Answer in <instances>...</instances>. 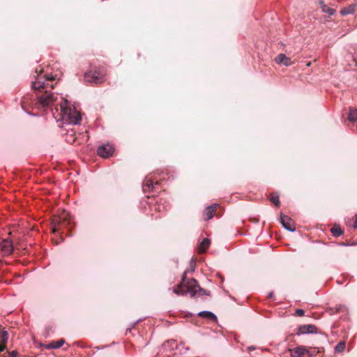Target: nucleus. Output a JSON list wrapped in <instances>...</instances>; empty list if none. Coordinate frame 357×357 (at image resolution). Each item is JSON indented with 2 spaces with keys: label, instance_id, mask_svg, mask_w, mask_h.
Instances as JSON below:
<instances>
[{
  "label": "nucleus",
  "instance_id": "f257e3e1",
  "mask_svg": "<svg viewBox=\"0 0 357 357\" xmlns=\"http://www.w3.org/2000/svg\"><path fill=\"white\" fill-rule=\"evenodd\" d=\"M43 69H40L39 71L38 69L36 70V77L34 82H32V88L35 91H43L45 93L42 96H38V102L43 107H49L55 101L54 95L52 93H49L47 89H53L54 86L46 82L55 80L56 75L45 74L42 75Z\"/></svg>",
  "mask_w": 357,
  "mask_h": 357
},
{
  "label": "nucleus",
  "instance_id": "f03ea898",
  "mask_svg": "<svg viewBox=\"0 0 357 357\" xmlns=\"http://www.w3.org/2000/svg\"><path fill=\"white\" fill-rule=\"evenodd\" d=\"M173 292L177 295H185L189 293L192 297L198 295H208L206 291L201 288L197 281L192 278L189 280L186 278V271L183 273L181 282L176 288H174Z\"/></svg>",
  "mask_w": 357,
  "mask_h": 357
},
{
  "label": "nucleus",
  "instance_id": "7ed1b4c3",
  "mask_svg": "<svg viewBox=\"0 0 357 357\" xmlns=\"http://www.w3.org/2000/svg\"><path fill=\"white\" fill-rule=\"evenodd\" d=\"M52 232L54 234L71 236V230L73 227V222L69 218V215L66 212H63L59 215H54L52 219ZM61 241L63 238L61 236Z\"/></svg>",
  "mask_w": 357,
  "mask_h": 357
},
{
  "label": "nucleus",
  "instance_id": "20e7f679",
  "mask_svg": "<svg viewBox=\"0 0 357 357\" xmlns=\"http://www.w3.org/2000/svg\"><path fill=\"white\" fill-rule=\"evenodd\" d=\"M60 116L62 121L70 124H77L81 120L79 113L70 108L66 100L60 104Z\"/></svg>",
  "mask_w": 357,
  "mask_h": 357
},
{
  "label": "nucleus",
  "instance_id": "39448f33",
  "mask_svg": "<svg viewBox=\"0 0 357 357\" xmlns=\"http://www.w3.org/2000/svg\"><path fill=\"white\" fill-rule=\"evenodd\" d=\"M106 75V70L102 67H93L91 68L84 75V79L86 82L100 84L105 81Z\"/></svg>",
  "mask_w": 357,
  "mask_h": 357
},
{
  "label": "nucleus",
  "instance_id": "423d86ee",
  "mask_svg": "<svg viewBox=\"0 0 357 357\" xmlns=\"http://www.w3.org/2000/svg\"><path fill=\"white\" fill-rule=\"evenodd\" d=\"M0 250L6 255H11L14 250L13 241L10 238L3 239L0 243Z\"/></svg>",
  "mask_w": 357,
  "mask_h": 357
},
{
  "label": "nucleus",
  "instance_id": "0eeeda50",
  "mask_svg": "<svg viewBox=\"0 0 357 357\" xmlns=\"http://www.w3.org/2000/svg\"><path fill=\"white\" fill-rule=\"evenodd\" d=\"M113 152L114 148L110 144H103L100 146L97 150L98 155L105 158L112 155Z\"/></svg>",
  "mask_w": 357,
  "mask_h": 357
},
{
  "label": "nucleus",
  "instance_id": "6e6552de",
  "mask_svg": "<svg viewBox=\"0 0 357 357\" xmlns=\"http://www.w3.org/2000/svg\"><path fill=\"white\" fill-rule=\"evenodd\" d=\"M292 357H311L312 353L303 347H298L291 350Z\"/></svg>",
  "mask_w": 357,
  "mask_h": 357
},
{
  "label": "nucleus",
  "instance_id": "1a4fd4ad",
  "mask_svg": "<svg viewBox=\"0 0 357 357\" xmlns=\"http://www.w3.org/2000/svg\"><path fill=\"white\" fill-rule=\"evenodd\" d=\"M280 222L283 227L287 230L294 231L296 229L294 221L288 215L281 214Z\"/></svg>",
  "mask_w": 357,
  "mask_h": 357
},
{
  "label": "nucleus",
  "instance_id": "9d476101",
  "mask_svg": "<svg viewBox=\"0 0 357 357\" xmlns=\"http://www.w3.org/2000/svg\"><path fill=\"white\" fill-rule=\"evenodd\" d=\"M317 328L313 324H306L299 326L298 328V335L307 334V333H317Z\"/></svg>",
  "mask_w": 357,
  "mask_h": 357
},
{
  "label": "nucleus",
  "instance_id": "9b49d317",
  "mask_svg": "<svg viewBox=\"0 0 357 357\" xmlns=\"http://www.w3.org/2000/svg\"><path fill=\"white\" fill-rule=\"evenodd\" d=\"M275 61L278 64L289 66L292 64L290 57H287L284 54H280L275 58Z\"/></svg>",
  "mask_w": 357,
  "mask_h": 357
},
{
  "label": "nucleus",
  "instance_id": "f8f14e48",
  "mask_svg": "<svg viewBox=\"0 0 357 357\" xmlns=\"http://www.w3.org/2000/svg\"><path fill=\"white\" fill-rule=\"evenodd\" d=\"M8 337L9 335L8 331L0 330V353L6 350Z\"/></svg>",
  "mask_w": 357,
  "mask_h": 357
},
{
  "label": "nucleus",
  "instance_id": "ddd939ff",
  "mask_svg": "<svg viewBox=\"0 0 357 357\" xmlns=\"http://www.w3.org/2000/svg\"><path fill=\"white\" fill-rule=\"evenodd\" d=\"M218 204H212L210 206H208L204 212V219L205 220H208L211 219L217 210Z\"/></svg>",
  "mask_w": 357,
  "mask_h": 357
},
{
  "label": "nucleus",
  "instance_id": "4468645a",
  "mask_svg": "<svg viewBox=\"0 0 357 357\" xmlns=\"http://www.w3.org/2000/svg\"><path fill=\"white\" fill-rule=\"evenodd\" d=\"M158 185H159L158 181L154 183L153 181L151 178H146L144 182L143 190L144 192H150L153 191L155 186Z\"/></svg>",
  "mask_w": 357,
  "mask_h": 357
},
{
  "label": "nucleus",
  "instance_id": "2eb2a0df",
  "mask_svg": "<svg viewBox=\"0 0 357 357\" xmlns=\"http://www.w3.org/2000/svg\"><path fill=\"white\" fill-rule=\"evenodd\" d=\"M210 243L211 241L208 238H204L198 246V252L199 254L204 253L208 248Z\"/></svg>",
  "mask_w": 357,
  "mask_h": 357
},
{
  "label": "nucleus",
  "instance_id": "dca6fc26",
  "mask_svg": "<svg viewBox=\"0 0 357 357\" xmlns=\"http://www.w3.org/2000/svg\"><path fill=\"white\" fill-rule=\"evenodd\" d=\"M356 7H357V3L350 4L349 6L343 8L340 10V14L342 15H349V14H353V13H355Z\"/></svg>",
  "mask_w": 357,
  "mask_h": 357
},
{
  "label": "nucleus",
  "instance_id": "f3484780",
  "mask_svg": "<svg viewBox=\"0 0 357 357\" xmlns=\"http://www.w3.org/2000/svg\"><path fill=\"white\" fill-rule=\"evenodd\" d=\"M65 344V340L63 339H60L57 341H52L47 345H46V349H59L61 347Z\"/></svg>",
  "mask_w": 357,
  "mask_h": 357
},
{
  "label": "nucleus",
  "instance_id": "a211bd4d",
  "mask_svg": "<svg viewBox=\"0 0 357 357\" xmlns=\"http://www.w3.org/2000/svg\"><path fill=\"white\" fill-rule=\"evenodd\" d=\"M198 316L199 317H204V318H206L208 319H210V320H212V321H217V317L216 316L211 312H208V311H202V312H200L199 314H198Z\"/></svg>",
  "mask_w": 357,
  "mask_h": 357
},
{
  "label": "nucleus",
  "instance_id": "6ab92c4d",
  "mask_svg": "<svg viewBox=\"0 0 357 357\" xmlns=\"http://www.w3.org/2000/svg\"><path fill=\"white\" fill-rule=\"evenodd\" d=\"M270 201L274 204L277 207L280 206V202L279 199V195L277 192H272L269 196Z\"/></svg>",
  "mask_w": 357,
  "mask_h": 357
},
{
  "label": "nucleus",
  "instance_id": "aec40b11",
  "mask_svg": "<svg viewBox=\"0 0 357 357\" xmlns=\"http://www.w3.org/2000/svg\"><path fill=\"white\" fill-rule=\"evenodd\" d=\"M348 120L354 122L357 120V109L351 107L348 114Z\"/></svg>",
  "mask_w": 357,
  "mask_h": 357
},
{
  "label": "nucleus",
  "instance_id": "412c9836",
  "mask_svg": "<svg viewBox=\"0 0 357 357\" xmlns=\"http://www.w3.org/2000/svg\"><path fill=\"white\" fill-rule=\"evenodd\" d=\"M331 233L334 236H340L341 234H342L343 231L341 229L340 227L338 225L333 226L331 229Z\"/></svg>",
  "mask_w": 357,
  "mask_h": 357
},
{
  "label": "nucleus",
  "instance_id": "4be33fe9",
  "mask_svg": "<svg viewBox=\"0 0 357 357\" xmlns=\"http://www.w3.org/2000/svg\"><path fill=\"white\" fill-rule=\"evenodd\" d=\"M321 11L325 13H328L329 15H333L335 13V10L331 8H329L327 5L323 6Z\"/></svg>",
  "mask_w": 357,
  "mask_h": 357
},
{
  "label": "nucleus",
  "instance_id": "5701e85b",
  "mask_svg": "<svg viewBox=\"0 0 357 357\" xmlns=\"http://www.w3.org/2000/svg\"><path fill=\"white\" fill-rule=\"evenodd\" d=\"M66 141L68 143L74 144L76 142V138L73 136V134H67Z\"/></svg>",
  "mask_w": 357,
  "mask_h": 357
},
{
  "label": "nucleus",
  "instance_id": "b1692460",
  "mask_svg": "<svg viewBox=\"0 0 357 357\" xmlns=\"http://www.w3.org/2000/svg\"><path fill=\"white\" fill-rule=\"evenodd\" d=\"M323 348H314L312 350H309L312 353V356L316 355L317 354L321 353Z\"/></svg>",
  "mask_w": 357,
  "mask_h": 357
},
{
  "label": "nucleus",
  "instance_id": "393cba45",
  "mask_svg": "<svg viewBox=\"0 0 357 357\" xmlns=\"http://www.w3.org/2000/svg\"><path fill=\"white\" fill-rule=\"evenodd\" d=\"M344 347H345L344 343L340 342V343L337 344V345L336 346V349L339 351H341L344 349Z\"/></svg>",
  "mask_w": 357,
  "mask_h": 357
},
{
  "label": "nucleus",
  "instance_id": "a878e982",
  "mask_svg": "<svg viewBox=\"0 0 357 357\" xmlns=\"http://www.w3.org/2000/svg\"><path fill=\"white\" fill-rule=\"evenodd\" d=\"M8 357H17L18 352L16 350H13L10 352H8Z\"/></svg>",
  "mask_w": 357,
  "mask_h": 357
},
{
  "label": "nucleus",
  "instance_id": "bb28decb",
  "mask_svg": "<svg viewBox=\"0 0 357 357\" xmlns=\"http://www.w3.org/2000/svg\"><path fill=\"white\" fill-rule=\"evenodd\" d=\"M304 313H305V312H304V310H302V309H297V310H296L295 314H296V316L301 317V316H303V315H304Z\"/></svg>",
  "mask_w": 357,
  "mask_h": 357
},
{
  "label": "nucleus",
  "instance_id": "cd10ccee",
  "mask_svg": "<svg viewBox=\"0 0 357 357\" xmlns=\"http://www.w3.org/2000/svg\"><path fill=\"white\" fill-rule=\"evenodd\" d=\"M195 267V264L192 261L190 263V271H194Z\"/></svg>",
  "mask_w": 357,
  "mask_h": 357
},
{
  "label": "nucleus",
  "instance_id": "c85d7f7f",
  "mask_svg": "<svg viewBox=\"0 0 357 357\" xmlns=\"http://www.w3.org/2000/svg\"><path fill=\"white\" fill-rule=\"evenodd\" d=\"M318 3H319V5H320V7H321V9H322V6H326V5L324 3V1H323V0H319V1H318Z\"/></svg>",
  "mask_w": 357,
  "mask_h": 357
},
{
  "label": "nucleus",
  "instance_id": "c756f323",
  "mask_svg": "<svg viewBox=\"0 0 357 357\" xmlns=\"http://www.w3.org/2000/svg\"><path fill=\"white\" fill-rule=\"evenodd\" d=\"M354 227L357 228V215H355V221L354 223Z\"/></svg>",
  "mask_w": 357,
  "mask_h": 357
},
{
  "label": "nucleus",
  "instance_id": "7c9ffc66",
  "mask_svg": "<svg viewBox=\"0 0 357 357\" xmlns=\"http://www.w3.org/2000/svg\"><path fill=\"white\" fill-rule=\"evenodd\" d=\"M248 349L249 351H251V350H254L255 347H249Z\"/></svg>",
  "mask_w": 357,
  "mask_h": 357
},
{
  "label": "nucleus",
  "instance_id": "2f4dec72",
  "mask_svg": "<svg viewBox=\"0 0 357 357\" xmlns=\"http://www.w3.org/2000/svg\"><path fill=\"white\" fill-rule=\"evenodd\" d=\"M273 292L270 293V294H268V298H271V297H272V296H273Z\"/></svg>",
  "mask_w": 357,
  "mask_h": 357
},
{
  "label": "nucleus",
  "instance_id": "473e14b6",
  "mask_svg": "<svg viewBox=\"0 0 357 357\" xmlns=\"http://www.w3.org/2000/svg\"><path fill=\"white\" fill-rule=\"evenodd\" d=\"M2 264L1 261H0V265Z\"/></svg>",
  "mask_w": 357,
  "mask_h": 357
}]
</instances>
